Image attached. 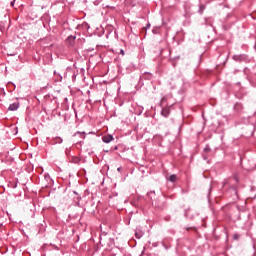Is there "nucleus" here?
I'll list each match as a JSON object with an SVG mask.
<instances>
[{
    "label": "nucleus",
    "instance_id": "ddd939ff",
    "mask_svg": "<svg viewBox=\"0 0 256 256\" xmlns=\"http://www.w3.org/2000/svg\"><path fill=\"white\" fill-rule=\"evenodd\" d=\"M238 238V236L237 235H234V239H237Z\"/></svg>",
    "mask_w": 256,
    "mask_h": 256
},
{
    "label": "nucleus",
    "instance_id": "423d86ee",
    "mask_svg": "<svg viewBox=\"0 0 256 256\" xmlns=\"http://www.w3.org/2000/svg\"><path fill=\"white\" fill-rule=\"evenodd\" d=\"M203 11H205V5H200V10H199V12H200V13H203Z\"/></svg>",
    "mask_w": 256,
    "mask_h": 256
},
{
    "label": "nucleus",
    "instance_id": "f257e3e1",
    "mask_svg": "<svg viewBox=\"0 0 256 256\" xmlns=\"http://www.w3.org/2000/svg\"><path fill=\"white\" fill-rule=\"evenodd\" d=\"M17 109H19V102H14L10 104L8 108L9 111H17Z\"/></svg>",
    "mask_w": 256,
    "mask_h": 256
},
{
    "label": "nucleus",
    "instance_id": "2eb2a0df",
    "mask_svg": "<svg viewBox=\"0 0 256 256\" xmlns=\"http://www.w3.org/2000/svg\"><path fill=\"white\" fill-rule=\"evenodd\" d=\"M143 31H145V28H144V29H142V32H143Z\"/></svg>",
    "mask_w": 256,
    "mask_h": 256
},
{
    "label": "nucleus",
    "instance_id": "f03ea898",
    "mask_svg": "<svg viewBox=\"0 0 256 256\" xmlns=\"http://www.w3.org/2000/svg\"><path fill=\"white\" fill-rule=\"evenodd\" d=\"M102 141L104 143H111L113 141V135H105L102 137Z\"/></svg>",
    "mask_w": 256,
    "mask_h": 256
},
{
    "label": "nucleus",
    "instance_id": "9d476101",
    "mask_svg": "<svg viewBox=\"0 0 256 256\" xmlns=\"http://www.w3.org/2000/svg\"><path fill=\"white\" fill-rule=\"evenodd\" d=\"M136 237H137L138 239H141V235H139L138 233H136Z\"/></svg>",
    "mask_w": 256,
    "mask_h": 256
},
{
    "label": "nucleus",
    "instance_id": "7ed1b4c3",
    "mask_svg": "<svg viewBox=\"0 0 256 256\" xmlns=\"http://www.w3.org/2000/svg\"><path fill=\"white\" fill-rule=\"evenodd\" d=\"M167 181H170V183H175L177 181V175L173 174L170 177L166 176Z\"/></svg>",
    "mask_w": 256,
    "mask_h": 256
},
{
    "label": "nucleus",
    "instance_id": "9b49d317",
    "mask_svg": "<svg viewBox=\"0 0 256 256\" xmlns=\"http://www.w3.org/2000/svg\"><path fill=\"white\" fill-rule=\"evenodd\" d=\"M136 237H137L138 239H141V235H139L138 233H136Z\"/></svg>",
    "mask_w": 256,
    "mask_h": 256
},
{
    "label": "nucleus",
    "instance_id": "1a4fd4ad",
    "mask_svg": "<svg viewBox=\"0 0 256 256\" xmlns=\"http://www.w3.org/2000/svg\"><path fill=\"white\" fill-rule=\"evenodd\" d=\"M204 151H205L206 153H209V147H206V148L204 149Z\"/></svg>",
    "mask_w": 256,
    "mask_h": 256
},
{
    "label": "nucleus",
    "instance_id": "6e6552de",
    "mask_svg": "<svg viewBox=\"0 0 256 256\" xmlns=\"http://www.w3.org/2000/svg\"><path fill=\"white\" fill-rule=\"evenodd\" d=\"M233 59H234L235 61H239V56H234Z\"/></svg>",
    "mask_w": 256,
    "mask_h": 256
},
{
    "label": "nucleus",
    "instance_id": "20e7f679",
    "mask_svg": "<svg viewBox=\"0 0 256 256\" xmlns=\"http://www.w3.org/2000/svg\"><path fill=\"white\" fill-rule=\"evenodd\" d=\"M67 43H68V45L72 46L75 43V37L74 36H69L67 38Z\"/></svg>",
    "mask_w": 256,
    "mask_h": 256
},
{
    "label": "nucleus",
    "instance_id": "f8f14e48",
    "mask_svg": "<svg viewBox=\"0 0 256 256\" xmlns=\"http://www.w3.org/2000/svg\"><path fill=\"white\" fill-rule=\"evenodd\" d=\"M121 55H125V51L121 50L120 51Z\"/></svg>",
    "mask_w": 256,
    "mask_h": 256
},
{
    "label": "nucleus",
    "instance_id": "4468645a",
    "mask_svg": "<svg viewBox=\"0 0 256 256\" xmlns=\"http://www.w3.org/2000/svg\"><path fill=\"white\" fill-rule=\"evenodd\" d=\"M147 27H151V24H148Z\"/></svg>",
    "mask_w": 256,
    "mask_h": 256
},
{
    "label": "nucleus",
    "instance_id": "39448f33",
    "mask_svg": "<svg viewBox=\"0 0 256 256\" xmlns=\"http://www.w3.org/2000/svg\"><path fill=\"white\" fill-rule=\"evenodd\" d=\"M169 113H170L169 107L164 108V109L162 110V115H163L164 117H167V115H169Z\"/></svg>",
    "mask_w": 256,
    "mask_h": 256
},
{
    "label": "nucleus",
    "instance_id": "0eeeda50",
    "mask_svg": "<svg viewBox=\"0 0 256 256\" xmlns=\"http://www.w3.org/2000/svg\"><path fill=\"white\" fill-rule=\"evenodd\" d=\"M153 33H154V34L159 33V29H154V30H153Z\"/></svg>",
    "mask_w": 256,
    "mask_h": 256
}]
</instances>
